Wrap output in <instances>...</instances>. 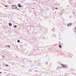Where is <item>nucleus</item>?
Segmentation results:
<instances>
[{
	"mask_svg": "<svg viewBox=\"0 0 76 76\" xmlns=\"http://www.w3.org/2000/svg\"><path fill=\"white\" fill-rule=\"evenodd\" d=\"M70 25H71V24H70Z\"/></svg>",
	"mask_w": 76,
	"mask_h": 76,
	"instance_id": "nucleus-17",
	"label": "nucleus"
},
{
	"mask_svg": "<svg viewBox=\"0 0 76 76\" xmlns=\"http://www.w3.org/2000/svg\"><path fill=\"white\" fill-rule=\"evenodd\" d=\"M0 73L1 74L2 73L1 72H0Z\"/></svg>",
	"mask_w": 76,
	"mask_h": 76,
	"instance_id": "nucleus-14",
	"label": "nucleus"
},
{
	"mask_svg": "<svg viewBox=\"0 0 76 76\" xmlns=\"http://www.w3.org/2000/svg\"><path fill=\"white\" fill-rule=\"evenodd\" d=\"M75 30H76L75 31H76V27H75Z\"/></svg>",
	"mask_w": 76,
	"mask_h": 76,
	"instance_id": "nucleus-7",
	"label": "nucleus"
},
{
	"mask_svg": "<svg viewBox=\"0 0 76 76\" xmlns=\"http://www.w3.org/2000/svg\"><path fill=\"white\" fill-rule=\"evenodd\" d=\"M61 65L62 66V67H63V68H64L65 67H66V65H64L63 64H61Z\"/></svg>",
	"mask_w": 76,
	"mask_h": 76,
	"instance_id": "nucleus-1",
	"label": "nucleus"
},
{
	"mask_svg": "<svg viewBox=\"0 0 76 76\" xmlns=\"http://www.w3.org/2000/svg\"><path fill=\"white\" fill-rule=\"evenodd\" d=\"M20 42V41L19 40H18V42Z\"/></svg>",
	"mask_w": 76,
	"mask_h": 76,
	"instance_id": "nucleus-9",
	"label": "nucleus"
},
{
	"mask_svg": "<svg viewBox=\"0 0 76 76\" xmlns=\"http://www.w3.org/2000/svg\"><path fill=\"white\" fill-rule=\"evenodd\" d=\"M16 6L15 5H12V9H14L15 8V7Z\"/></svg>",
	"mask_w": 76,
	"mask_h": 76,
	"instance_id": "nucleus-2",
	"label": "nucleus"
},
{
	"mask_svg": "<svg viewBox=\"0 0 76 76\" xmlns=\"http://www.w3.org/2000/svg\"><path fill=\"white\" fill-rule=\"evenodd\" d=\"M57 9V8H56V9Z\"/></svg>",
	"mask_w": 76,
	"mask_h": 76,
	"instance_id": "nucleus-15",
	"label": "nucleus"
},
{
	"mask_svg": "<svg viewBox=\"0 0 76 76\" xmlns=\"http://www.w3.org/2000/svg\"><path fill=\"white\" fill-rule=\"evenodd\" d=\"M17 10H19V9H17Z\"/></svg>",
	"mask_w": 76,
	"mask_h": 76,
	"instance_id": "nucleus-16",
	"label": "nucleus"
},
{
	"mask_svg": "<svg viewBox=\"0 0 76 76\" xmlns=\"http://www.w3.org/2000/svg\"><path fill=\"white\" fill-rule=\"evenodd\" d=\"M69 24H68L67 25V26H69Z\"/></svg>",
	"mask_w": 76,
	"mask_h": 76,
	"instance_id": "nucleus-13",
	"label": "nucleus"
},
{
	"mask_svg": "<svg viewBox=\"0 0 76 76\" xmlns=\"http://www.w3.org/2000/svg\"><path fill=\"white\" fill-rule=\"evenodd\" d=\"M59 47L60 48H61V45H59Z\"/></svg>",
	"mask_w": 76,
	"mask_h": 76,
	"instance_id": "nucleus-5",
	"label": "nucleus"
},
{
	"mask_svg": "<svg viewBox=\"0 0 76 76\" xmlns=\"http://www.w3.org/2000/svg\"><path fill=\"white\" fill-rule=\"evenodd\" d=\"M15 9H17V7L16 6H15Z\"/></svg>",
	"mask_w": 76,
	"mask_h": 76,
	"instance_id": "nucleus-10",
	"label": "nucleus"
},
{
	"mask_svg": "<svg viewBox=\"0 0 76 76\" xmlns=\"http://www.w3.org/2000/svg\"><path fill=\"white\" fill-rule=\"evenodd\" d=\"M6 66H8V65H6Z\"/></svg>",
	"mask_w": 76,
	"mask_h": 76,
	"instance_id": "nucleus-11",
	"label": "nucleus"
},
{
	"mask_svg": "<svg viewBox=\"0 0 76 76\" xmlns=\"http://www.w3.org/2000/svg\"><path fill=\"white\" fill-rule=\"evenodd\" d=\"M16 27H17L16 26H14V28H16Z\"/></svg>",
	"mask_w": 76,
	"mask_h": 76,
	"instance_id": "nucleus-8",
	"label": "nucleus"
},
{
	"mask_svg": "<svg viewBox=\"0 0 76 76\" xmlns=\"http://www.w3.org/2000/svg\"><path fill=\"white\" fill-rule=\"evenodd\" d=\"M4 57V56H3V57Z\"/></svg>",
	"mask_w": 76,
	"mask_h": 76,
	"instance_id": "nucleus-18",
	"label": "nucleus"
},
{
	"mask_svg": "<svg viewBox=\"0 0 76 76\" xmlns=\"http://www.w3.org/2000/svg\"><path fill=\"white\" fill-rule=\"evenodd\" d=\"M18 6L19 7H21V6H20V4H19Z\"/></svg>",
	"mask_w": 76,
	"mask_h": 76,
	"instance_id": "nucleus-4",
	"label": "nucleus"
},
{
	"mask_svg": "<svg viewBox=\"0 0 76 76\" xmlns=\"http://www.w3.org/2000/svg\"><path fill=\"white\" fill-rule=\"evenodd\" d=\"M5 6L6 7H8L7 6V5H5Z\"/></svg>",
	"mask_w": 76,
	"mask_h": 76,
	"instance_id": "nucleus-6",
	"label": "nucleus"
},
{
	"mask_svg": "<svg viewBox=\"0 0 76 76\" xmlns=\"http://www.w3.org/2000/svg\"><path fill=\"white\" fill-rule=\"evenodd\" d=\"M8 47L10 48V45H8Z\"/></svg>",
	"mask_w": 76,
	"mask_h": 76,
	"instance_id": "nucleus-12",
	"label": "nucleus"
},
{
	"mask_svg": "<svg viewBox=\"0 0 76 76\" xmlns=\"http://www.w3.org/2000/svg\"><path fill=\"white\" fill-rule=\"evenodd\" d=\"M9 25L10 26H12V23H9Z\"/></svg>",
	"mask_w": 76,
	"mask_h": 76,
	"instance_id": "nucleus-3",
	"label": "nucleus"
}]
</instances>
